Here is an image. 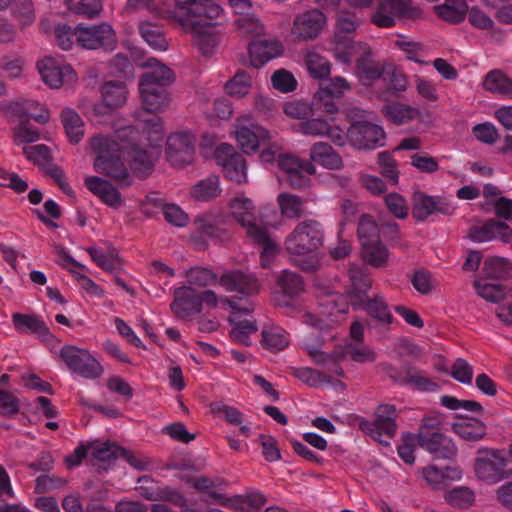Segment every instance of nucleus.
<instances>
[{"instance_id":"obj_40","label":"nucleus","mask_w":512,"mask_h":512,"mask_svg":"<svg viewBox=\"0 0 512 512\" xmlns=\"http://www.w3.org/2000/svg\"><path fill=\"white\" fill-rule=\"evenodd\" d=\"M403 370L406 374L404 386L412 387L413 390L422 392H435L440 389V386L432 381L430 378L421 375V372L415 367L405 364Z\"/></svg>"},{"instance_id":"obj_58","label":"nucleus","mask_w":512,"mask_h":512,"mask_svg":"<svg viewBox=\"0 0 512 512\" xmlns=\"http://www.w3.org/2000/svg\"><path fill=\"white\" fill-rule=\"evenodd\" d=\"M474 286L477 294L489 302L497 303L505 298V288L501 284L481 283L476 280Z\"/></svg>"},{"instance_id":"obj_46","label":"nucleus","mask_w":512,"mask_h":512,"mask_svg":"<svg viewBox=\"0 0 512 512\" xmlns=\"http://www.w3.org/2000/svg\"><path fill=\"white\" fill-rule=\"evenodd\" d=\"M384 115L394 124L401 125L419 116V111L406 104L386 105L383 107Z\"/></svg>"},{"instance_id":"obj_21","label":"nucleus","mask_w":512,"mask_h":512,"mask_svg":"<svg viewBox=\"0 0 512 512\" xmlns=\"http://www.w3.org/2000/svg\"><path fill=\"white\" fill-rule=\"evenodd\" d=\"M12 322L17 332L34 334L45 344H51L55 340V336L39 315L14 313Z\"/></svg>"},{"instance_id":"obj_50","label":"nucleus","mask_w":512,"mask_h":512,"mask_svg":"<svg viewBox=\"0 0 512 512\" xmlns=\"http://www.w3.org/2000/svg\"><path fill=\"white\" fill-rule=\"evenodd\" d=\"M9 9L22 27L31 25L35 21V9L32 0H12Z\"/></svg>"},{"instance_id":"obj_62","label":"nucleus","mask_w":512,"mask_h":512,"mask_svg":"<svg viewBox=\"0 0 512 512\" xmlns=\"http://www.w3.org/2000/svg\"><path fill=\"white\" fill-rule=\"evenodd\" d=\"M67 480L55 475H40L35 480V493L43 494L48 491L62 489L66 486Z\"/></svg>"},{"instance_id":"obj_18","label":"nucleus","mask_w":512,"mask_h":512,"mask_svg":"<svg viewBox=\"0 0 512 512\" xmlns=\"http://www.w3.org/2000/svg\"><path fill=\"white\" fill-rule=\"evenodd\" d=\"M170 309L178 319L190 320L195 314L201 312V299L198 297V292L191 286L176 288Z\"/></svg>"},{"instance_id":"obj_54","label":"nucleus","mask_w":512,"mask_h":512,"mask_svg":"<svg viewBox=\"0 0 512 512\" xmlns=\"http://www.w3.org/2000/svg\"><path fill=\"white\" fill-rule=\"evenodd\" d=\"M306 66L310 75L315 79H326L330 74L329 61L315 52L306 56Z\"/></svg>"},{"instance_id":"obj_44","label":"nucleus","mask_w":512,"mask_h":512,"mask_svg":"<svg viewBox=\"0 0 512 512\" xmlns=\"http://www.w3.org/2000/svg\"><path fill=\"white\" fill-rule=\"evenodd\" d=\"M277 285L283 296L293 298L304 291V281L300 274L290 270H284L277 278Z\"/></svg>"},{"instance_id":"obj_49","label":"nucleus","mask_w":512,"mask_h":512,"mask_svg":"<svg viewBox=\"0 0 512 512\" xmlns=\"http://www.w3.org/2000/svg\"><path fill=\"white\" fill-rule=\"evenodd\" d=\"M350 85L343 77H335L325 83H321L314 99H326L329 97L340 98Z\"/></svg>"},{"instance_id":"obj_10","label":"nucleus","mask_w":512,"mask_h":512,"mask_svg":"<svg viewBox=\"0 0 512 512\" xmlns=\"http://www.w3.org/2000/svg\"><path fill=\"white\" fill-rule=\"evenodd\" d=\"M506 466L507 459L500 450L485 447L477 450L474 471L479 480L491 484L501 481L505 478Z\"/></svg>"},{"instance_id":"obj_25","label":"nucleus","mask_w":512,"mask_h":512,"mask_svg":"<svg viewBox=\"0 0 512 512\" xmlns=\"http://www.w3.org/2000/svg\"><path fill=\"white\" fill-rule=\"evenodd\" d=\"M357 46L363 54L356 60V75L361 81L372 82L378 80L383 74V68L379 62L372 58L371 47L365 42H358Z\"/></svg>"},{"instance_id":"obj_41","label":"nucleus","mask_w":512,"mask_h":512,"mask_svg":"<svg viewBox=\"0 0 512 512\" xmlns=\"http://www.w3.org/2000/svg\"><path fill=\"white\" fill-rule=\"evenodd\" d=\"M403 370L406 374L404 386L412 387L413 390L422 392H435L440 389V386L432 381L430 378L421 375V372L415 367L405 364Z\"/></svg>"},{"instance_id":"obj_6","label":"nucleus","mask_w":512,"mask_h":512,"mask_svg":"<svg viewBox=\"0 0 512 512\" xmlns=\"http://www.w3.org/2000/svg\"><path fill=\"white\" fill-rule=\"evenodd\" d=\"M76 43L87 50L113 51L117 46L116 32L113 27L102 22L94 25H76Z\"/></svg>"},{"instance_id":"obj_8","label":"nucleus","mask_w":512,"mask_h":512,"mask_svg":"<svg viewBox=\"0 0 512 512\" xmlns=\"http://www.w3.org/2000/svg\"><path fill=\"white\" fill-rule=\"evenodd\" d=\"M422 10L413 6L411 0H380L377 9L370 16V22L379 28H392L395 17H408L413 20L422 17Z\"/></svg>"},{"instance_id":"obj_16","label":"nucleus","mask_w":512,"mask_h":512,"mask_svg":"<svg viewBox=\"0 0 512 512\" xmlns=\"http://www.w3.org/2000/svg\"><path fill=\"white\" fill-rule=\"evenodd\" d=\"M231 219L226 214L204 215L194 221L195 230L207 239L226 241L231 236Z\"/></svg>"},{"instance_id":"obj_61","label":"nucleus","mask_w":512,"mask_h":512,"mask_svg":"<svg viewBox=\"0 0 512 512\" xmlns=\"http://www.w3.org/2000/svg\"><path fill=\"white\" fill-rule=\"evenodd\" d=\"M91 455L94 459L100 462H111L119 458L120 446L110 443H98L90 442Z\"/></svg>"},{"instance_id":"obj_9","label":"nucleus","mask_w":512,"mask_h":512,"mask_svg":"<svg viewBox=\"0 0 512 512\" xmlns=\"http://www.w3.org/2000/svg\"><path fill=\"white\" fill-rule=\"evenodd\" d=\"M348 143L357 150H374L385 145L383 128L369 121H353L346 131Z\"/></svg>"},{"instance_id":"obj_52","label":"nucleus","mask_w":512,"mask_h":512,"mask_svg":"<svg viewBox=\"0 0 512 512\" xmlns=\"http://www.w3.org/2000/svg\"><path fill=\"white\" fill-rule=\"evenodd\" d=\"M277 164L280 170L289 174L296 169H305L309 175L316 173V168L311 161L301 160L291 154H280L277 158Z\"/></svg>"},{"instance_id":"obj_11","label":"nucleus","mask_w":512,"mask_h":512,"mask_svg":"<svg viewBox=\"0 0 512 512\" xmlns=\"http://www.w3.org/2000/svg\"><path fill=\"white\" fill-rule=\"evenodd\" d=\"M398 417L395 405L380 404L375 411L373 421L362 419L359 423L360 429L374 440L383 443L382 437L391 439L397 430L396 419Z\"/></svg>"},{"instance_id":"obj_55","label":"nucleus","mask_w":512,"mask_h":512,"mask_svg":"<svg viewBox=\"0 0 512 512\" xmlns=\"http://www.w3.org/2000/svg\"><path fill=\"white\" fill-rule=\"evenodd\" d=\"M292 375L311 387H318L331 381V377L327 374L309 367L292 368Z\"/></svg>"},{"instance_id":"obj_5","label":"nucleus","mask_w":512,"mask_h":512,"mask_svg":"<svg viewBox=\"0 0 512 512\" xmlns=\"http://www.w3.org/2000/svg\"><path fill=\"white\" fill-rule=\"evenodd\" d=\"M324 237L322 223L316 219H306L299 222L286 237L285 248L290 255H309L323 246Z\"/></svg>"},{"instance_id":"obj_59","label":"nucleus","mask_w":512,"mask_h":512,"mask_svg":"<svg viewBox=\"0 0 512 512\" xmlns=\"http://www.w3.org/2000/svg\"><path fill=\"white\" fill-rule=\"evenodd\" d=\"M91 259L103 270L112 272L120 265V258L117 254H105L101 249L89 247L86 249Z\"/></svg>"},{"instance_id":"obj_63","label":"nucleus","mask_w":512,"mask_h":512,"mask_svg":"<svg viewBox=\"0 0 512 512\" xmlns=\"http://www.w3.org/2000/svg\"><path fill=\"white\" fill-rule=\"evenodd\" d=\"M273 87L283 93L292 92L297 87V81L289 71L285 69L277 70L271 77Z\"/></svg>"},{"instance_id":"obj_51","label":"nucleus","mask_w":512,"mask_h":512,"mask_svg":"<svg viewBox=\"0 0 512 512\" xmlns=\"http://www.w3.org/2000/svg\"><path fill=\"white\" fill-rule=\"evenodd\" d=\"M357 234L361 245L367 241H376V239H380V225L376 223L372 215L362 214L359 218Z\"/></svg>"},{"instance_id":"obj_42","label":"nucleus","mask_w":512,"mask_h":512,"mask_svg":"<svg viewBox=\"0 0 512 512\" xmlns=\"http://www.w3.org/2000/svg\"><path fill=\"white\" fill-rule=\"evenodd\" d=\"M221 193L219 178L211 175L198 183L191 189V195L196 201L206 202L216 198Z\"/></svg>"},{"instance_id":"obj_64","label":"nucleus","mask_w":512,"mask_h":512,"mask_svg":"<svg viewBox=\"0 0 512 512\" xmlns=\"http://www.w3.org/2000/svg\"><path fill=\"white\" fill-rule=\"evenodd\" d=\"M446 500L454 507L467 508L474 501V493L468 487H458L447 493Z\"/></svg>"},{"instance_id":"obj_35","label":"nucleus","mask_w":512,"mask_h":512,"mask_svg":"<svg viewBox=\"0 0 512 512\" xmlns=\"http://www.w3.org/2000/svg\"><path fill=\"white\" fill-rule=\"evenodd\" d=\"M360 309H364L371 318L382 325L389 326L393 323L394 317L389 310V306L380 295H375L373 298L366 300Z\"/></svg>"},{"instance_id":"obj_27","label":"nucleus","mask_w":512,"mask_h":512,"mask_svg":"<svg viewBox=\"0 0 512 512\" xmlns=\"http://www.w3.org/2000/svg\"><path fill=\"white\" fill-rule=\"evenodd\" d=\"M85 186L107 206L115 209L121 206V194L108 180L98 176H89L85 179Z\"/></svg>"},{"instance_id":"obj_56","label":"nucleus","mask_w":512,"mask_h":512,"mask_svg":"<svg viewBox=\"0 0 512 512\" xmlns=\"http://www.w3.org/2000/svg\"><path fill=\"white\" fill-rule=\"evenodd\" d=\"M210 411L215 416L223 417L231 425L238 426L243 421V414L239 409L221 401L210 403Z\"/></svg>"},{"instance_id":"obj_22","label":"nucleus","mask_w":512,"mask_h":512,"mask_svg":"<svg viewBox=\"0 0 512 512\" xmlns=\"http://www.w3.org/2000/svg\"><path fill=\"white\" fill-rule=\"evenodd\" d=\"M270 133L258 124L249 126L239 124L236 130V139L241 150L250 155L255 153L262 143L270 140Z\"/></svg>"},{"instance_id":"obj_23","label":"nucleus","mask_w":512,"mask_h":512,"mask_svg":"<svg viewBox=\"0 0 512 512\" xmlns=\"http://www.w3.org/2000/svg\"><path fill=\"white\" fill-rule=\"evenodd\" d=\"M359 25L355 13L348 10H340L336 16V30L334 43L344 48H354L358 42L354 41V34Z\"/></svg>"},{"instance_id":"obj_34","label":"nucleus","mask_w":512,"mask_h":512,"mask_svg":"<svg viewBox=\"0 0 512 512\" xmlns=\"http://www.w3.org/2000/svg\"><path fill=\"white\" fill-rule=\"evenodd\" d=\"M130 158V167L133 173L139 178H145L151 174L154 169V160L146 149L140 144L126 152Z\"/></svg>"},{"instance_id":"obj_14","label":"nucleus","mask_w":512,"mask_h":512,"mask_svg":"<svg viewBox=\"0 0 512 512\" xmlns=\"http://www.w3.org/2000/svg\"><path fill=\"white\" fill-rule=\"evenodd\" d=\"M350 285L347 295L351 306L359 310L369 299L368 292L372 287V279L364 266L352 265L348 270Z\"/></svg>"},{"instance_id":"obj_15","label":"nucleus","mask_w":512,"mask_h":512,"mask_svg":"<svg viewBox=\"0 0 512 512\" xmlns=\"http://www.w3.org/2000/svg\"><path fill=\"white\" fill-rule=\"evenodd\" d=\"M326 23V16L318 9H311L295 17L291 34L295 39H315Z\"/></svg>"},{"instance_id":"obj_19","label":"nucleus","mask_w":512,"mask_h":512,"mask_svg":"<svg viewBox=\"0 0 512 512\" xmlns=\"http://www.w3.org/2000/svg\"><path fill=\"white\" fill-rule=\"evenodd\" d=\"M39 106L38 102L31 100L22 101H11L8 103H2L0 109L7 118H18L20 122H29L32 118L40 124H46L50 120L49 111L45 108H40V114H34V110H37Z\"/></svg>"},{"instance_id":"obj_1","label":"nucleus","mask_w":512,"mask_h":512,"mask_svg":"<svg viewBox=\"0 0 512 512\" xmlns=\"http://www.w3.org/2000/svg\"><path fill=\"white\" fill-rule=\"evenodd\" d=\"M223 9L211 0H185L177 2L169 17L176 19L186 32L192 34L193 43L205 56H210L218 45L213 31L215 20Z\"/></svg>"},{"instance_id":"obj_31","label":"nucleus","mask_w":512,"mask_h":512,"mask_svg":"<svg viewBox=\"0 0 512 512\" xmlns=\"http://www.w3.org/2000/svg\"><path fill=\"white\" fill-rule=\"evenodd\" d=\"M38 68L42 80L51 88H59L65 80L70 81L75 78V72L71 66H58L51 60Z\"/></svg>"},{"instance_id":"obj_26","label":"nucleus","mask_w":512,"mask_h":512,"mask_svg":"<svg viewBox=\"0 0 512 512\" xmlns=\"http://www.w3.org/2000/svg\"><path fill=\"white\" fill-rule=\"evenodd\" d=\"M252 67L259 69L268 61L283 53V46L277 40H259L251 43L248 48Z\"/></svg>"},{"instance_id":"obj_60","label":"nucleus","mask_w":512,"mask_h":512,"mask_svg":"<svg viewBox=\"0 0 512 512\" xmlns=\"http://www.w3.org/2000/svg\"><path fill=\"white\" fill-rule=\"evenodd\" d=\"M377 162L380 166V173L385 178L392 181L393 184L398 182L399 172L397 163L389 151H382L377 156Z\"/></svg>"},{"instance_id":"obj_29","label":"nucleus","mask_w":512,"mask_h":512,"mask_svg":"<svg viewBox=\"0 0 512 512\" xmlns=\"http://www.w3.org/2000/svg\"><path fill=\"white\" fill-rule=\"evenodd\" d=\"M310 160L311 162H316L331 170H339L344 166L340 154L326 142H317L313 144L310 149Z\"/></svg>"},{"instance_id":"obj_47","label":"nucleus","mask_w":512,"mask_h":512,"mask_svg":"<svg viewBox=\"0 0 512 512\" xmlns=\"http://www.w3.org/2000/svg\"><path fill=\"white\" fill-rule=\"evenodd\" d=\"M139 32L151 48L159 51L167 50L168 42L161 29L156 25L150 22H141Z\"/></svg>"},{"instance_id":"obj_7","label":"nucleus","mask_w":512,"mask_h":512,"mask_svg":"<svg viewBox=\"0 0 512 512\" xmlns=\"http://www.w3.org/2000/svg\"><path fill=\"white\" fill-rule=\"evenodd\" d=\"M59 357L66 367L84 379H97L103 374V366L88 351L74 345H64Z\"/></svg>"},{"instance_id":"obj_33","label":"nucleus","mask_w":512,"mask_h":512,"mask_svg":"<svg viewBox=\"0 0 512 512\" xmlns=\"http://www.w3.org/2000/svg\"><path fill=\"white\" fill-rule=\"evenodd\" d=\"M242 227L246 229L247 236L250 239L263 247V259L266 256H274L279 250V246L271 239L265 227L257 225L255 221H250V223H246Z\"/></svg>"},{"instance_id":"obj_32","label":"nucleus","mask_w":512,"mask_h":512,"mask_svg":"<svg viewBox=\"0 0 512 512\" xmlns=\"http://www.w3.org/2000/svg\"><path fill=\"white\" fill-rule=\"evenodd\" d=\"M434 12L450 24H459L466 18L468 4L465 0H445L443 4L434 6Z\"/></svg>"},{"instance_id":"obj_37","label":"nucleus","mask_w":512,"mask_h":512,"mask_svg":"<svg viewBox=\"0 0 512 512\" xmlns=\"http://www.w3.org/2000/svg\"><path fill=\"white\" fill-rule=\"evenodd\" d=\"M101 94L107 107L118 108L126 102L127 87L122 81H108L103 84Z\"/></svg>"},{"instance_id":"obj_3","label":"nucleus","mask_w":512,"mask_h":512,"mask_svg":"<svg viewBox=\"0 0 512 512\" xmlns=\"http://www.w3.org/2000/svg\"><path fill=\"white\" fill-rule=\"evenodd\" d=\"M442 423L440 414L424 416L415 434L416 442L435 459L454 460L458 448L454 440L441 431Z\"/></svg>"},{"instance_id":"obj_39","label":"nucleus","mask_w":512,"mask_h":512,"mask_svg":"<svg viewBox=\"0 0 512 512\" xmlns=\"http://www.w3.org/2000/svg\"><path fill=\"white\" fill-rule=\"evenodd\" d=\"M483 88L495 94H512V80L501 70L488 72L483 80Z\"/></svg>"},{"instance_id":"obj_2","label":"nucleus","mask_w":512,"mask_h":512,"mask_svg":"<svg viewBox=\"0 0 512 512\" xmlns=\"http://www.w3.org/2000/svg\"><path fill=\"white\" fill-rule=\"evenodd\" d=\"M158 62L156 59H152ZM175 80L174 72L164 64L145 72L139 80V91L142 105L147 112H161L170 104V94L167 87Z\"/></svg>"},{"instance_id":"obj_12","label":"nucleus","mask_w":512,"mask_h":512,"mask_svg":"<svg viewBox=\"0 0 512 512\" xmlns=\"http://www.w3.org/2000/svg\"><path fill=\"white\" fill-rule=\"evenodd\" d=\"M455 212L452 202L440 195L431 196L422 191L412 195V217L416 222H425L431 216H451Z\"/></svg>"},{"instance_id":"obj_45","label":"nucleus","mask_w":512,"mask_h":512,"mask_svg":"<svg viewBox=\"0 0 512 512\" xmlns=\"http://www.w3.org/2000/svg\"><path fill=\"white\" fill-rule=\"evenodd\" d=\"M61 120L70 142L79 143L84 135V124L81 117L72 109H64L61 113Z\"/></svg>"},{"instance_id":"obj_57","label":"nucleus","mask_w":512,"mask_h":512,"mask_svg":"<svg viewBox=\"0 0 512 512\" xmlns=\"http://www.w3.org/2000/svg\"><path fill=\"white\" fill-rule=\"evenodd\" d=\"M186 277L190 285L199 287H206L217 282L216 274L204 267L191 268L187 271Z\"/></svg>"},{"instance_id":"obj_53","label":"nucleus","mask_w":512,"mask_h":512,"mask_svg":"<svg viewBox=\"0 0 512 512\" xmlns=\"http://www.w3.org/2000/svg\"><path fill=\"white\" fill-rule=\"evenodd\" d=\"M251 86V76L245 70H239L225 84V90L231 96L243 97L249 93Z\"/></svg>"},{"instance_id":"obj_30","label":"nucleus","mask_w":512,"mask_h":512,"mask_svg":"<svg viewBox=\"0 0 512 512\" xmlns=\"http://www.w3.org/2000/svg\"><path fill=\"white\" fill-rule=\"evenodd\" d=\"M390 252L380 240L364 242L361 249L362 260L376 269L386 268L389 264Z\"/></svg>"},{"instance_id":"obj_48","label":"nucleus","mask_w":512,"mask_h":512,"mask_svg":"<svg viewBox=\"0 0 512 512\" xmlns=\"http://www.w3.org/2000/svg\"><path fill=\"white\" fill-rule=\"evenodd\" d=\"M262 345L270 351L277 352L285 349L289 344L288 333L279 327L262 330Z\"/></svg>"},{"instance_id":"obj_20","label":"nucleus","mask_w":512,"mask_h":512,"mask_svg":"<svg viewBox=\"0 0 512 512\" xmlns=\"http://www.w3.org/2000/svg\"><path fill=\"white\" fill-rule=\"evenodd\" d=\"M219 284L228 292H238L245 296H253L260 291L258 279L254 275L240 270L224 273L219 278Z\"/></svg>"},{"instance_id":"obj_4","label":"nucleus","mask_w":512,"mask_h":512,"mask_svg":"<svg viewBox=\"0 0 512 512\" xmlns=\"http://www.w3.org/2000/svg\"><path fill=\"white\" fill-rule=\"evenodd\" d=\"M91 148L97 153L94 160V169L100 174L113 179L119 184L130 186V173L121 159V152L117 151V146L111 140V137L97 135L91 139Z\"/></svg>"},{"instance_id":"obj_13","label":"nucleus","mask_w":512,"mask_h":512,"mask_svg":"<svg viewBox=\"0 0 512 512\" xmlns=\"http://www.w3.org/2000/svg\"><path fill=\"white\" fill-rule=\"evenodd\" d=\"M215 157L227 178L236 183L246 182V161L231 145L221 144L215 151Z\"/></svg>"},{"instance_id":"obj_17","label":"nucleus","mask_w":512,"mask_h":512,"mask_svg":"<svg viewBox=\"0 0 512 512\" xmlns=\"http://www.w3.org/2000/svg\"><path fill=\"white\" fill-rule=\"evenodd\" d=\"M166 145V157L173 166H184L192 162L195 150L189 133L171 134Z\"/></svg>"},{"instance_id":"obj_36","label":"nucleus","mask_w":512,"mask_h":512,"mask_svg":"<svg viewBox=\"0 0 512 512\" xmlns=\"http://www.w3.org/2000/svg\"><path fill=\"white\" fill-rule=\"evenodd\" d=\"M280 213L287 219L298 220L305 214V200L300 196L281 193L277 197Z\"/></svg>"},{"instance_id":"obj_24","label":"nucleus","mask_w":512,"mask_h":512,"mask_svg":"<svg viewBox=\"0 0 512 512\" xmlns=\"http://www.w3.org/2000/svg\"><path fill=\"white\" fill-rule=\"evenodd\" d=\"M511 236V228L505 222L496 219H490L482 226H474L469 231V238L474 242H486L494 238L509 242Z\"/></svg>"},{"instance_id":"obj_43","label":"nucleus","mask_w":512,"mask_h":512,"mask_svg":"<svg viewBox=\"0 0 512 512\" xmlns=\"http://www.w3.org/2000/svg\"><path fill=\"white\" fill-rule=\"evenodd\" d=\"M229 208L233 218L243 226L250 221H256L255 206L247 197H235L229 202Z\"/></svg>"},{"instance_id":"obj_28","label":"nucleus","mask_w":512,"mask_h":512,"mask_svg":"<svg viewBox=\"0 0 512 512\" xmlns=\"http://www.w3.org/2000/svg\"><path fill=\"white\" fill-rule=\"evenodd\" d=\"M457 417L460 421L453 423L451 429L460 438L474 443L486 437L487 426L482 420L467 415H457Z\"/></svg>"},{"instance_id":"obj_38","label":"nucleus","mask_w":512,"mask_h":512,"mask_svg":"<svg viewBox=\"0 0 512 512\" xmlns=\"http://www.w3.org/2000/svg\"><path fill=\"white\" fill-rule=\"evenodd\" d=\"M143 134L133 126L122 127L115 131V135L111 138L116 144L117 151L123 155L133 149L142 141Z\"/></svg>"}]
</instances>
